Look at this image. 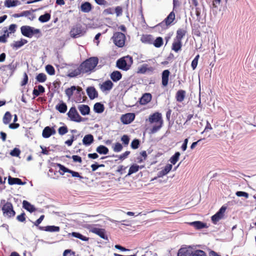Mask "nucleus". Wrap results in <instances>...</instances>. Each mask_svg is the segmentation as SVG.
<instances>
[{
  "label": "nucleus",
  "mask_w": 256,
  "mask_h": 256,
  "mask_svg": "<svg viewBox=\"0 0 256 256\" xmlns=\"http://www.w3.org/2000/svg\"><path fill=\"white\" fill-rule=\"evenodd\" d=\"M148 122L150 124L156 123L150 130V133L154 134L158 132L162 127L163 120L162 114L158 112H155L149 116Z\"/></svg>",
  "instance_id": "f257e3e1"
},
{
  "label": "nucleus",
  "mask_w": 256,
  "mask_h": 256,
  "mask_svg": "<svg viewBox=\"0 0 256 256\" xmlns=\"http://www.w3.org/2000/svg\"><path fill=\"white\" fill-rule=\"evenodd\" d=\"M96 57H92L84 61L80 65L83 73L91 72L98 64Z\"/></svg>",
  "instance_id": "f03ea898"
},
{
  "label": "nucleus",
  "mask_w": 256,
  "mask_h": 256,
  "mask_svg": "<svg viewBox=\"0 0 256 256\" xmlns=\"http://www.w3.org/2000/svg\"><path fill=\"white\" fill-rule=\"evenodd\" d=\"M20 32L24 36L29 38H31L34 36L37 38L41 36V32L40 29L36 28L29 26H21Z\"/></svg>",
  "instance_id": "7ed1b4c3"
},
{
  "label": "nucleus",
  "mask_w": 256,
  "mask_h": 256,
  "mask_svg": "<svg viewBox=\"0 0 256 256\" xmlns=\"http://www.w3.org/2000/svg\"><path fill=\"white\" fill-rule=\"evenodd\" d=\"M133 63L132 56H127L118 59L116 62V66L123 70H128L131 67Z\"/></svg>",
  "instance_id": "20e7f679"
},
{
  "label": "nucleus",
  "mask_w": 256,
  "mask_h": 256,
  "mask_svg": "<svg viewBox=\"0 0 256 256\" xmlns=\"http://www.w3.org/2000/svg\"><path fill=\"white\" fill-rule=\"evenodd\" d=\"M114 44L119 48L122 47L125 44L126 36L120 32H116L114 34L112 38Z\"/></svg>",
  "instance_id": "39448f33"
},
{
  "label": "nucleus",
  "mask_w": 256,
  "mask_h": 256,
  "mask_svg": "<svg viewBox=\"0 0 256 256\" xmlns=\"http://www.w3.org/2000/svg\"><path fill=\"white\" fill-rule=\"evenodd\" d=\"M2 210L4 216L11 218L15 216L16 212L13 210L12 204L10 202H6L2 207Z\"/></svg>",
  "instance_id": "423d86ee"
},
{
  "label": "nucleus",
  "mask_w": 256,
  "mask_h": 256,
  "mask_svg": "<svg viewBox=\"0 0 256 256\" xmlns=\"http://www.w3.org/2000/svg\"><path fill=\"white\" fill-rule=\"evenodd\" d=\"M226 209V206H222L218 211L212 216V221L213 224H216L218 221L224 218Z\"/></svg>",
  "instance_id": "0eeeda50"
},
{
  "label": "nucleus",
  "mask_w": 256,
  "mask_h": 256,
  "mask_svg": "<svg viewBox=\"0 0 256 256\" xmlns=\"http://www.w3.org/2000/svg\"><path fill=\"white\" fill-rule=\"evenodd\" d=\"M67 114L72 121L80 122L82 120V118L80 116L74 107L71 108Z\"/></svg>",
  "instance_id": "6e6552de"
},
{
  "label": "nucleus",
  "mask_w": 256,
  "mask_h": 256,
  "mask_svg": "<svg viewBox=\"0 0 256 256\" xmlns=\"http://www.w3.org/2000/svg\"><path fill=\"white\" fill-rule=\"evenodd\" d=\"M175 14L173 10L170 13L168 16L165 18L164 21L159 24L157 26H164V28L166 27V28H167L168 26L172 24V22L175 20Z\"/></svg>",
  "instance_id": "1a4fd4ad"
},
{
  "label": "nucleus",
  "mask_w": 256,
  "mask_h": 256,
  "mask_svg": "<svg viewBox=\"0 0 256 256\" xmlns=\"http://www.w3.org/2000/svg\"><path fill=\"white\" fill-rule=\"evenodd\" d=\"M90 231L94 234L98 235L101 238L104 240H108V236L106 234V230L104 228H100L96 227H92Z\"/></svg>",
  "instance_id": "9d476101"
},
{
  "label": "nucleus",
  "mask_w": 256,
  "mask_h": 256,
  "mask_svg": "<svg viewBox=\"0 0 256 256\" xmlns=\"http://www.w3.org/2000/svg\"><path fill=\"white\" fill-rule=\"evenodd\" d=\"M114 84L110 80H107L102 84H100V88L103 92H110L113 88Z\"/></svg>",
  "instance_id": "9b49d317"
},
{
  "label": "nucleus",
  "mask_w": 256,
  "mask_h": 256,
  "mask_svg": "<svg viewBox=\"0 0 256 256\" xmlns=\"http://www.w3.org/2000/svg\"><path fill=\"white\" fill-rule=\"evenodd\" d=\"M135 118V114L134 113H128L122 116L120 120L124 124H129L131 123Z\"/></svg>",
  "instance_id": "f8f14e48"
},
{
  "label": "nucleus",
  "mask_w": 256,
  "mask_h": 256,
  "mask_svg": "<svg viewBox=\"0 0 256 256\" xmlns=\"http://www.w3.org/2000/svg\"><path fill=\"white\" fill-rule=\"evenodd\" d=\"M154 68L152 66H148L147 64H143L138 69V73L144 74L146 73L152 74Z\"/></svg>",
  "instance_id": "ddd939ff"
},
{
  "label": "nucleus",
  "mask_w": 256,
  "mask_h": 256,
  "mask_svg": "<svg viewBox=\"0 0 256 256\" xmlns=\"http://www.w3.org/2000/svg\"><path fill=\"white\" fill-rule=\"evenodd\" d=\"M82 33V26L80 25H76L74 26L70 32V35L72 38H76L80 36Z\"/></svg>",
  "instance_id": "4468645a"
},
{
  "label": "nucleus",
  "mask_w": 256,
  "mask_h": 256,
  "mask_svg": "<svg viewBox=\"0 0 256 256\" xmlns=\"http://www.w3.org/2000/svg\"><path fill=\"white\" fill-rule=\"evenodd\" d=\"M56 131L53 127L46 126L44 128L42 132L43 138H47L51 136L56 134Z\"/></svg>",
  "instance_id": "2eb2a0df"
},
{
  "label": "nucleus",
  "mask_w": 256,
  "mask_h": 256,
  "mask_svg": "<svg viewBox=\"0 0 256 256\" xmlns=\"http://www.w3.org/2000/svg\"><path fill=\"white\" fill-rule=\"evenodd\" d=\"M192 250L190 246L180 248L178 252V256H191Z\"/></svg>",
  "instance_id": "dca6fc26"
},
{
  "label": "nucleus",
  "mask_w": 256,
  "mask_h": 256,
  "mask_svg": "<svg viewBox=\"0 0 256 256\" xmlns=\"http://www.w3.org/2000/svg\"><path fill=\"white\" fill-rule=\"evenodd\" d=\"M86 91L90 100H94L98 96V92L94 86L88 87Z\"/></svg>",
  "instance_id": "f3484780"
},
{
  "label": "nucleus",
  "mask_w": 256,
  "mask_h": 256,
  "mask_svg": "<svg viewBox=\"0 0 256 256\" xmlns=\"http://www.w3.org/2000/svg\"><path fill=\"white\" fill-rule=\"evenodd\" d=\"M30 16H31L28 17V18L30 20H32L34 18V16L32 14V12L30 10H25V11H23L22 12L20 13L14 14L12 15V16L14 18H20V17H22V16L28 17Z\"/></svg>",
  "instance_id": "a211bd4d"
},
{
  "label": "nucleus",
  "mask_w": 256,
  "mask_h": 256,
  "mask_svg": "<svg viewBox=\"0 0 256 256\" xmlns=\"http://www.w3.org/2000/svg\"><path fill=\"white\" fill-rule=\"evenodd\" d=\"M38 229L48 232H58L60 230L59 226H38Z\"/></svg>",
  "instance_id": "6ab92c4d"
},
{
  "label": "nucleus",
  "mask_w": 256,
  "mask_h": 256,
  "mask_svg": "<svg viewBox=\"0 0 256 256\" xmlns=\"http://www.w3.org/2000/svg\"><path fill=\"white\" fill-rule=\"evenodd\" d=\"M152 96L150 93H145L140 99V103L142 105L148 104L152 100Z\"/></svg>",
  "instance_id": "aec40b11"
},
{
  "label": "nucleus",
  "mask_w": 256,
  "mask_h": 256,
  "mask_svg": "<svg viewBox=\"0 0 256 256\" xmlns=\"http://www.w3.org/2000/svg\"><path fill=\"white\" fill-rule=\"evenodd\" d=\"M82 141L84 145L89 146L94 142V138L92 134H88L84 137Z\"/></svg>",
  "instance_id": "412c9836"
},
{
  "label": "nucleus",
  "mask_w": 256,
  "mask_h": 256,
  "mask_svg": "<svg viewBox=\"0 0 256 256\" xmlns=\"http://www.w3.org/2000/svg\"><path fill=\"white\" fill-rule=\"evenodd\" d=\"M170 74V72L168 70H164L162 72V84L164 86H166L168 84Z\"/></svg>",
  "instance_id": "4be33fe9"
},
{
  "label": "nucleus",
  "mask_w": 256,
  "mask_h": 256,
  "mask_svg": "<svg viewBox=\"0 0 256 256\" xmlns=\"http://www.w3.org/2000/svg\"><path fill=\"white\" fill-rule=\"evenodd\" d=\"M81 74L84 73L82 72V70L81 68V66L80 65L78 68L70 71L68 76L70 78H74L80 75Z\"/></svg>",
  "instance_id": "5701e85b"
},
{
  "label": "nucleus",
  "mask_w": 256,
  "mask_h": 256,
  "mask_svg": "<svg viewBox=\"0 0 256 256\" xmlns=\"http://www.w3.org/2000/svg\"><path fill=\"white\" fill-rule=\"evenodd\" d=\"M8 183L10 185L13 184H18V185H24L26 184V182H22L20 178H12L9 176L8 178Z\"/></svg>",
  "instance_id": "b1692460"
},
{
  "label": "nucleus",
  "mask_w": 256,
  "mask_h": 256,
  "mask_svg": "<svg viewBox=\"0 0 256 256\" xmlns=\"http://www.w3.org/2000/svg\"><path fill=\"white\" fill-rule=\"evenodd\" d=\"M186 92L184 90H178L176 94V98L177 102H182L186 96Z\"/></svg>",
  "instance_id": "393cba45"
},
{
  "label": "nucleus",
  "mask_w": 256,
  "mask_h": 256,
  "mask_svg": "<svg viewBox=\"0 0 256 256\" xmlns=\"http://www.w3.org/2000/svg\"><path fill=\"white\" fill-rule=\"evenodd\" d=\"M188 224L197 230L202 229L206 227V224L200 221H195L189 222Z\"/></svg>",
  "instance_id": "a878e982"
},
{
  "label": "nucleus",
  "mask_w": 256,
  "mask_h": 256,
  "mask_svg": "<svg viewBox=\"0 0 256 256\" xmlns=\"http://www.w3.org/2000/svg\"><path fill=\"white\" fill-rule=\"evenodd\" d=\"M172 168V165L170 164H166L164 169L158 172V177H162L168 174L170 170Z\"/></svg>",
  "instance_id": "bb28decb"
},
{
  "label": "nucleus",
  "mask_w": 256,
  "mask_h": 256,
  "mask_svg": "<svg viewBox=\"0 0 256 256\" xmlns=\"http://www.w3.org/2000/svg\"><path fill=\"white\" fill-rule=\"evenodd\" d=\"M22 207L30 212H32L36 210L34 206L25 200L22 202Z\"/></svg>",
  "instance_id": "cd10ccee"
},
{
  "label": "nucleus",
  "mask_w": 256,
  "mask_h": 256,
  "mask_svg": "<svg viewBox=\"0 0 256 256\" xmlns=\"http://www.w3.org/2000/svg\"><path fill=\"white\" fill-rule=\"evenodd\" d=\"M27 42L28 40H26L21 39L20 40L14 42L11 44V46L16 50L22 47Z\"/></svg>",
  "instance_id": "c85d7f7f"
},
{
  "label": "nucleus",
  "mask_w": 256,
  "mask_h": 256,
  "mask_svg": "<svg viewBox=\"0 0 256 256\" xmlns=\"http://www.w3.org/2000/svg\"><path fill=\"white\" fill-rule=\"evenodd\" d=\"M78 108L81 114L83 116L88 114L90 112V108L87 105L82 104L78 106Z\"/></svg>",
  "instance_id": "c756f323"
},
{
  "label": "nucleus",
  "mask_w": 256,
  "mask_h": 256,
  "mask_svg": "<svg viewBox=\"0 0 256 256\" xmlns=\"http://www.w3.org/2000/svg\"><path fill=\"white\" fill-rule=\"evenodd\" d=\"M110 77L113 82H116L122 78V75L119 71L116 70L110 74Z\"/></svg>",
  "instance_id": "7c9ffc66"
},
{
  "label": "nucleus",
  "mask_w": 256,
  "mask_h": 256,
  "mask_svg": "<svg viewBox=\"0 0 256 256\" xmlns=\"http://www.w3.org/2000/svg\"><path fill=\"white\" fill-rule=\"evenodd\" d=\"M182 46V41L174 39L172 45V50L178 52L181 50Z\"/></svg>",
  "instance_id": "2f4dec72"
},
{
  "label": "nucleus",
  "mask_w": 256,
  "mask_h": 256,
  "mask_svg": "<svg viewBox=\"0 0 256 256\" xmlns=\"http://www.w3.org/2000/svg\"><path fill=\"white\" fill-rule=\"evenodd\" d=\"M80 10L84 12H88L92 10V5L88 2L82 3L80 6Z\"/></svg>",
  "instance_id": "473e14b6"
},
{
  "label": "nucleus",
  "mask_w": 256,
  "mask_h": 256,
  "mask_svg": "<svg viewBox=\"0 0 256 256\" xmlns=\"http://www.w3.org/2000/svg\"><path fill=\"white\" fill-rule=\"evenodd\" d=\"M20 2L18 0H6L4 6L7 8L14 7L18 6Z\"/></svg>",
  "instance_id": "72a5a7b5"
},
{
  "label": "nucleus",
  "mask_w": 256,
  "mask_h": 256,
  "mask_svg": "<svg viewBox=\"0 0 256 256\" xmlns=\"http://www.w3.org/2000/svg\"><path fill=\"white\" fill-rule=\"evenodd\" d=\"M141 40L143 43L152 44L153 38L150 34L143 35L141 38Z\"/></svg>",
  "instance_id": "f704fd0d"
},
{
  "label": "nucleus",
  "mask_w": 256,
  "mask_h": 256,
  "mask_svg": "<svg viewBox=\"0 0 256 256\" xmlns=\"http://www.w3.org/2000/svg\"><path fill=\"white\" fill-rule=\"evenodd\" d=\"M104 106L100 102H96L94 106V110L96 113H102L104 110Z\"/></svg>",
  "instance_id": "c9c22d12"
},
{
  "label": "nucleus",
  "mask_w": 256,
  "mask_h": 256,
  "mask_svg": "<svg viewBox=\"0 0 256 256\" xmlns=\"http://www.w3.org/2000/svg\"><path fill=\"white\" fill-rule=\"evenodd\" d=\"M96 151L100 154H106L108 152V149L106 146L100 145L96 148Z\"/></svg>",
  "instance_id": "e433bc0d"
},
{
  "label": "nucleus",
  "mask_w": 256,
  "mask_h": 256,
  "mask_svg": "<svg viewBox=\"0 0 256 256\" xmlns=\"http://www.w3.org/2000/svg\"><path fill=\"white\" fill-rule=\"evenodd\" d=\"M38 89L34 88L32 92V94L34 97L38 96L40 95V93H44L45 91V89L42 85L38 86Z\"/></svg>",
  "instance_id": "4c0bfd02"
},
{
  "label": "nucleus",
  "mask_w": 256,
  "mask_h": 256,
  "mask_svg": "<svg viewBox=\"0 0 256 256\" xmlns=\"http://www.w3.org/2000/svg\"><path fill=\"white\" fill-rule=\"evenodd\" d=\"M50 18V14L48 12L45 13L43 15H41L38 18V20L42 23L48 22Z\"/></svg>",
  "instance_id": "58836bf2"
},
{
  "label": "nucleus",
  "mask_w": 256,
  "mask_h": 256,
  "mask_svg": "<svg viewBox=\"0 0 256 256\" xmlns=\"http://www.w3.org/2000/svg\"><path fill=\"white\" fill-rule=\"evenodd\" d=\"M186 31L183 29H178L176 32V40L182 41L183 37L185 36Z\"/></svg>",
  "instance_id": "ea45409f"
},
{
  "label": "nucleus",
  "mask_w": 256,
  "mask_h": 256,
  "mask_svg": "<svg viewBox=\"0 0 256 256\" xmlns=\"http://www.w3.org/2000/svg\"><path fill=\"white\" fill-rule=\"evenodd\" d=\"M56 109L61 113H64L67 110V106L66 104L62 102L56 105Z\"/></svg>",
  "instance_id": "a19ab883"
},
{
  "label": "nucleus",
  "mask_w": 256,
  "mask_h": 256,
  "mask_svg": "<svg viewBox=\"0 0 256 256\" xmlns=\"http://www.w3.org/2000/svg\"><path fill=\"white\" fill-rule=\"evenodd\" d=\"M76 86H72L70 88H68L66 90L65 92L66 96L70 98L71 96L73 95L74 92L76 90Z\"/></svg>",
  "instance_id": "79ce46f5"
},
{
  "label": "nucleus",
  "mask_w": 256,
  "mask_h": 256,
  "mask_svg": "<svg viewBox=\"0 0 256 256\" xmlns=\"http://www.w3.org/2000/svg\"><path fill=\"white\" fill-rule=\"evenodd\" d=\"M71 235L74 238H76L82 240V241H88V238L84 236L79 232H72L71 234Z\"/></svg>",
  "instance_id": "37998d69"
},
{
  "label": "nucleus",
  "mask_w": 256,
  "mask_h": 256,
  "mask_svg": "<svg viewBox=\"0 0 256 256\" xmlns=\"http://www.w3.org/2000/svg\"><path fill=\"white\" fill-rule=\"evenodd\" d=\"M139 166L136 164L132 165L129 169L127 176H130L132 174L137 172L139 170Z\"/></svg>",
  "instance_id": "c03bdc74"
},
{
  "label": "nucleus",
  "mask_w": 256,
  "mask_h": 256,
  "mask_svg": "<svg viewBox=\"0 0 256 256\" xmlns=\"http://www.w3.org/2000/svg\"><path fill=\"white\" fill-rule=\"evenodd\" d=\"M76 94L79 95L80 96V98H78L76 100V102H82L84 101V100L82 101V95H84V92L82 91V88L80 87H79V86H76Z\"/></svg>",
  "instance_id": "a18cd8bd"
},
{
  "label": "nucleus",
  "mask_w": 256,
  "mask_h": 256,
  "mask_svg": "<svg viewBox=\"0 0 256 256\" xmlns=\"http://www.w3.org/2000/svg\"><path fill=\"white\" fill-rule=\"evenodd\" d=\"M152 44L156 48H160L163 44V39L161 37H158L154 41L153 40Z\"/></svg>",
  "instance_id": "49530a36"
},
{
  "label": "nucleus",
  "mask_w": 256,
  "mask_h": 256,
  "mask_svg": "<svg viewBox=\"0 0 256 256\" xmlns=\"http://www.w3.org/2000/svg\"><path fill=\"white\" fill-rule=\"evenodd\" d=\"M12 119V115L9 112H6L4 118H3V122L7 124L10 123Z\"/></svg>",
  "instance_id": "de8ad7c7"
},
{
  "label": "nucleus",
  "mask_w": 256,
  "mask_h": 256,
  "mask_svg": "<svg viewBox=\"0 0 256 256\" xmlns=\"http://www.w3.org/2000/svg\"><path fill=\"white\" fill-rule=\"evenodd\" d=\"M180 153L179 152H176L174 155H173L170 160V162L173 164H175L176 162L178 161L179 157L180 156Z\"/></svg>",
  "instance_id": "09e8293b"
},
{
  "label": "nucleus",
  "mask_w": 256,
  "mask_h": 256,
  "mask_svg": "<svg viewBox=\"0 0 256 256\" xmlns=\"http://www.w3.org/2000/svg\"><path fill=\"white\" fill-rule=\"evenodd\" d=\"M36 78L39 82H44L46 80V76L44 73H40L37 75Z\"/></svg>",
  "instance_id": "8fccbe9b"
},
{
  "label": "nucleus",
  "mask_w": 256,
  "mask_h": 256,
  "mask_svg": "<svg viewBox=\"0 0 256 256\" xmlns=\"http://www.w3.org/2000/svg\"><path fill=\"white\" fill-rule=\"evenodd\" d=\"M130 140V138L129 136H128L126 134L123 135L121 138V141L122 142V143L124 146H127Z\"/></svg>",
  "instance_id": "3c124183"
},
{
  "label": "nucleus",
  "mask_w": 256,
  "mask_h": 256,
  "mask_svg": "<svg viewBox=\"0 0 256 256\" xmlns=\"http://www.w3.org/2000/svg\"><path fill=\"white\" fill-rule=\"evenodd\" d=\"M46 70L50 75L52 76L55 74V70L54 68L50 64H48L46 66Z\"/></svg>",
  "instance_id": "603ef678"
},
{
  "label": "nucleus",
  "mask_w": 256,
  "mask_h": 256,
  "mask_svg": "<svg viewBox=\"0 0 256 256\" xmlns=\"http://www.w3.org/2000/svg\"><path fill=\"white\" fill-rule=\"evenodd\" d=\"M112 148L114 152H121L122 150V146L120 143L116 142L114 146H112Z\"/></svg>",
  "instance_id": "864d4df0"
},
{
  "label": "nucleus",
  "mask_w": 256,
  "mask_h": 256,
  "mask_svg": "<svg viewBox=\"0 0 256 256\" xmlns=\"http://www.w3.org/2000/svg\"><path fill=\"white\" fill-rule=\"evenodd\" d=\"M68 132V128L66 126H60L58 129V132L61 136H63V135L65 134Z\"/></svg>",
  "instance_id": "5fc2aeb1"
},
{
  "label": "nucleus",
  "mask_w": 256,
  "mask_h": 256,
  "mask_svg": "<svg viewBox=\"0 0 256 256\" xmlns=\"http://www.w3.org/2000/svg\"><path fill=\"white\" fill-rule=\"evenodd\" d=\"M192 256H206V254L203 250H198L194 252L192 251Z\"/></svg>",
  "instance_id": "6e6d98bb"
},
{
  "label": "nucleus",
  "mask_w": 256,
  "mask_h": 256,
  "mask_svg": "<svg viewBox=\"0 0 256 256\" xmlns=\"http://www.w3.org/2000/svg\"><path fill=\"white\" fill-rule=\"evenodd\" d=\"M199 58H200V55L199 54L196 55L192 62L191 66H192V68L193 70H195L197 66Z\"/></svg>",
  "instance_id": "4d7b16f0"
},
{
  "label": "nucleus",
  "mask_w": 256,
  "mask_h": 256,
  "mask_svg": "<svg viewBox=\"0 0 256 256\" xmlns=\"http://www.w3.org/2000/svg\"><path fill=\"white\" fill-rule=\"evenodd\" d=\"M140 142L138 139L134 140L130 144L131 148L133 149H136L139 147Z\"/></svg>",
  "instance_id": "13d9d810"
},
{
  "label": "nucleus",
  "mask_w": 256,
  "mask_h": 256,
  "mask_svg": "<svg viewBox=\"0 0 256 256\" xmlns=\"http://www.w3.org/2000/svg\"><path fill=\"white\" fill-rule=\"evenodd\" d=\"M130 154V151H126V152H124V154H122L118 156H115V155H113L112 156V157H118V158L120 160H124L125 158H126Z\"/></svg>",
  "instance_id": "bf43d9fd"
},
{
  "label": "nucleus",
  "mask_w": 256,
  "mask_h": 256,
  "mask_svg": "<svg viewBox=\"0 0 256 256\" xmlns=\"http://www.w3.org/2000/svg\"><path fill=\"white\" fill-rule=\"evenodd\" d=\"M20 149L15 148L10 152V154L13 156H18L20 154Z\"/></svg>",
  "instance_id": "052dcab7"
},
{
  "label": "nucleus",
  "mask_w": 256,
  "mask_h": 256,
  "mask_svg": "<svg viewBox=\"0 0 256 256\" xmlns=\"http://www.w3.org/2000/svg\"><path fill=\"white\" fill-rule=\"evenodd\" d=\"M68 173L70 174L72 177L78 178H79L80 179H82V178H84L82 176H81L80 174L78 172H75V171H73V170H70Z\"/></svg>",
  "instance_id": "680f3d73"
},
{
  "label": "nucleus",
  "mask_w": 256,
  "mask_h": 256,
  "mask_svg": "<svg viewBox=\"0 0 256 256\" xmlns=\"http://www.w3.org/2000/svg\"><path fill=\"white\" fill-rule=\"evenodd\" d=\"M16 27H17V26L16 24H10L8 28V30L9 32V33H10V34L14 33L16 31Z\"/></svg>",
  "instance_id": "e2e57ef3"
},
{
  "label": "nucleus",
  "mask_w": 256,
  "mask_h": 256,
  "mask_svg": "<svg viewBox=\"0 0 256 256\" xmlns=\"http://www.w3.org/2000/svg\"><path fill=\"white\" fill-rule=\"evenodd\" d=\"M236 194L238 196H244V197H245L246 198H248V196H249V194H248V193H247L246 192H242V191H238V192H236Z\"/></svg>",
  "instance_id": "0e129e2a"
},
{
  "label": "nucleus",
  "mask_w": 256,
  "mask_h": 256,
  "mask_svg": "<svg viewBox=\"0 0 256 256\" xmlns=\"http://www.w3.org/2000/svg\"><path fill=\"white\" fill-rule=\"evenodd\" d=\"M4 34L6 38H8L10 36V33H9L8 28L6 27H4L2 28V30L0 31V34Z\"/></svg>",
  "instance_id": "69168bd1"
},
{
  "label": "nucleus",
  "mask_w": 256,
  "mask_h": 256,
  "mask_svg": "<svg viewBox=\"0 0 256 256\" xmlns=\"http://www.w3.org/2000/svg\"><path fill=\"white\" fill-rule=\"evenodd\" d=\"M44 218V215H42L40 216L34 222H33L34 226H38V225L42 222Z\"/></svg>",
  "instance_id": "338daca9"
},
{
  "label": "nucleus",
  "mask_w": 256,
  "mask_h": 256,
  "mask_svg": "<svg viewBox=\"0 0 256 256\" xmlns=\"http://www.w3.org/2000/svg\"><path fill=\"white\" fill-rule=\"evenodd\" d=\"M16 220L20 222H24L26 220L25 214L22 212L20 215L16 216Z\"/></svg>",
  "instance_id": "774afa93"
}]
</instances>
